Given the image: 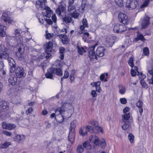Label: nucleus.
<instances>
[{
    "label": "nucleus",
    "instance_id": "62",
    "mask_svg": "<svg viewBox=\"0 0 153 153\" xmlns=\"http://www.w3.org/2000/svg\"><path fill=\"white\" fill-rule=\"evenodd\" d=\"M106 146V144L104 140L101 143L100 146L101 148L102 149H105Z\"/></svg>",
    "mask_w": 153,
    "mask_h": 153
},
{
    "label": "nucleus",
    "instance_id": "57",
    "mask_svg": "<svg viewBox=\"0 0 153 153\" xmlns=\"http://www.w3.org/2000/svg\"><path fill=\"white\" fill-rule=\"evenodd\" d=\"M150 0H146L140 6V8H142L146 7L149 4Z\"/></svg>",
    "mask_w": 153,
    "mask_h": 153
},
{
    "label": "nucleus",
    "instance_id": "32",
    "mask_svg": "<svg viewBox=\"0 0 153 153\" xmlns=\"http://www.w3.org/2000/svg\"><path fill=\"white\" fill-rule=\"evenodd\" d=\"M65 10V8L62 6H60L57 8L56 10V11L57 14L59 16L61 15V14L64 10Z\"/></svg>",
    "mask_w": 153,
    "mask_h": 153
},
{
    "label": "nucleus",
    "instance_id": "44",
    "mask_svg": "<svg viewBox=\"0 0 153 153\" xmlns=\"http://www.w3.org/2000/svg\"><path fill=\"white\" fill-rule=\"evenodd\" d=\"M59 52L60 53V59H62L64 58V53L65 52V49L63 47L59 49Z\"/></svg>",
    "mask_w": 153,
    "mask_h": 153
},
{
    "label": "nucleus",
    "instance_id": "36",
    "mask_svg": "<svg viewBox=\"0 0 153 153\" xmlns=\"http://www.w3.org/2000/svg\"><path fill=\"white\" fill-rule=\"evenodd\" d=\"M25 138V136L23 135H17L16 136L15 138V140L16 141L20 142V141L23 140Z\"/></svg>",
    "mask_w": 153,
    "mask_h": 153
},
{
    "label": "nucleus",
    "instance_id": "64",
    "mask_svg": "<svg viewBox=\"0 0 153 153\" xmlns=\"http://www.w3.org/2000/svg\"><path fill=\"white\" fill-rule=\"evenodd\" d=\"M33 111V110L32 108V107H30L26 111L25 113L26 114L28 115L31 113Z\"/></svg>",
    "mask_w": 153,
    "mask_h": 153
},
{
    "label": "nucleus",
    "instance_id": "34",
    "mask_svg": "<svg viewBox=\"0 0 153 153\" xmlns=\"http://www.w3.org/2000/svg\"><path fill=\"white\" fill-rule=\"evenodd\" d=\"M63 110L61 107L56 108L55 109V114L56 115L63 114V113L64 112Z\"/></svg>",
    "mask_w": 153,
    "mask_h": 153
},
{
    "label": "nucleus",
    "instance_id": "31",
    "mask_svg": "<svg viewBox=\"0 0 153 153\" xmlns=\"http://www.w3.org/2000/svg\"><path fill=\"white\" fill-rule=\"evenodd\" d=\"M123 122L124 124L122 126V127L124 130H126L131 125L130 121H124Z\"/></svg>",
    "mask_w": 153,
    "mask_h": 153
},
{
    "label": "nucleus",
    "instance_id": "28",
    "mask_svg": "<svg viewBox=\"0 0 153 153\" xmlns=\"http://www.w3.org/2000/svg\"><path fill=\"white\" fill-rule=\"evenodd\" d=\"M0 106H2L4 110H7L8 108V103L5 101H2L0 102Z\"/></svg>",
    "mask_w": 153,
    "mask_h": 153
},
{
    "label": "nucleus",
    "instance_id": "46",
    "mask_svg": "<svg viewBox=\"0 0 153 153\" xmlns=\"http://www.w3.org/2000/svg\"><path fill=\"white\" fill-rule=\"evenodd\" d=\"M23 53H22V52L18 51L16 52V54L19 59L22 60L24 59V56H23Z\"/></svg>",
    "mask_w": 153,
    "mask_h": 153
},
{
    "label": "nucleus",
    "instance_id": "16",
    "mask_svg": "<svg viewBox=\"0 0 153 153\" xmlns=\"http://www.w3.org/2000/svg\"><path fill=\"white\" fill-rule=\"evenodd\" d=\"M7 49L5 48L0 51V59H7V57L8 56V53L6 52Z\"/></svg>",
    "mask_w": 153,
    "mask_h": 153
},
{
    "label": "nucleus",
    "instance_id": "9",
    "mask_svg": "<svg viewBox=\"0 0 153 153\" xmlns=\"http://www.w3.org/2000/svg\"><path fill=\"white\" fill-rule=\"evenodd\" d=\"M62 20L63 22V24H65L69 25V24L71 23L73 25H74V21L72 19L70 16H66L62 17Z\"/></svg>",
    "mask_w": 153,
    "mask_h": 153
},
{
    "label": "nucleus",
    "instance_id": "23",
    "mask_svg": "<svg viewBox=\"0 0 153 153\" xmlns=\"http://www.w3.org/2000/svg\"><path fill=\"white\" fill-rule=\"evenodd\" d=\"M82 25H81L80 26V29L81 30H83L85 29V27H88V23L87 21L85 19H83L82 21Z\"/></svg>",
    "mask_w": 153,
    "mask_h": 153
},
{
    "label": "nucleus",
    "instance_id": "56",
    "mask_svg": "<svg viewBox=\"0 0 153 153\" xmlns=\"http://www.w3.org/2000/svg\"><path fill=\"white\" fill-rule=\"evenodd\" d=\"M143 53L144 55L146 56H148L149 54V48L147 47H145L143 49Z\"/></svg>",
    "mask_w": 153,
    "mask_h": 153
},
{
    "label": "nucleus",
    "instance_id": "15",
    "mask_svg": "<svg viewBox=\"0 0 153 153\" xmlns=\"http://www.w3.org/2000/svg\"><path fill=\"white\" fill-rule=\"evenodd\" d=\"M70 116H68L65 115L64 114H61L57 116L56 118L55 117V119L57 122L60 123L63 122L64 119L67 118L68 119L70 117Z\"/></svg>",
    "mask_w": 153,
    "mask_h": 153
},
{
    "label": "nucleus",
    "instance_id": "45",
    "mask_svg": "<svg viewBox=\"0 0 153 153\" xmlns=\"http://www.w3.org/2000/svg\"><path fill=\"white\" fill-rule=\"evenodd\" d=\"M11 143L9 142H6L3 144H1L0 146V148L1 149H5L7 148Z\"/></svg>",
    "mask_w": 153,
    "mask_h": 153
},
{
    "label": "nucleus",
    "instance_id": "33",
    "mask_svg": "<svg viewBox=\"0 0 153 153\" xmlns=\"http://www.w3.org/2000/svg\"><path fill=\"white\" fill-rule=\"evenodd\" d=\"M69 16L74 19H77L79 16V13L77 11L75 10L74 11L69 14Z\"/></svg>",
    "mask_w": 153,
    "mask_h": 153
},
{
    "label": "nucleus",
    "instance_id": "52",
    "mask_svg": "<svg viewBox=\"0 0 153 153\" xmlns=\"http://www.w3.org/2000/svg\"><path fill=\"white\" fill-rule=\"evenodd\" d=\"M16 127L15 125L13 124H7V129L12 130L14 129Z\"/></svg>",
    "mask_w": 153,
    "mask_h": 153
},
{
    "label": "nucleus",
    "instance_id": "22",
    "mask_svg": "<svg viewBox=\"0 0 153 153\" xmlns=\"http://www.w3.org/2000/svg\"><path fill=\"white\" fill-rule=\"evenodd\" d=\"M9 65L10 67H15V62L13 59L9 57V54L8 53V56L7 57Z\"/></svg>",
    "mask_w": 153,
    "mask_h": 153
},
{
    "label": "nucleus",
    "instance_id": "12",
    "mask_svg": "<svg viewBox=\"0 0 153 153\" xmlns=\"http://www.w3.org/2000/svg\"><path fill=\"white\" fill-rule=\"evenodd\" d=\"M89 139L91 143L96 145H99L100 143V141L99 140L98 137L95 135H91Z\"/></svg>",
    "mask_w": 153,
    "mask_h": 153
},
{
    "label": "nucleus",
    "instance_id": "48",
    "mask_svg": "<svg viewBox=\"0 0 153 153\" xmlns=\"http://www.w3.org/2000/svg\"><path fill=\"white\" fill-rule=\"evenodd\" d=\"M75 8V7L73 4H68L67 7V10L68 12H70L74 10Z\"/></svg>",
    "mask_w": 153,
    "mask_h": 153
},
{
    "label": "nucleus",
    "instance_id": "41",
    "mask_svg": "<svg viewBox=\"0 0 153 153\" xmlns=\"http://www.w3.org/2000/svg\"><path fill=\"white\" fill-rule=\"evenodd\" d=\"M69 76V73L68 71H65L64 73V75L61 78V84L62 83V81L63 79H66L68 78Z\"/></svg>",
    "mask_w": 153,
    "mask_h": 153
},
{
    "label": "nucleus",
    "instance_id": "39",
    "mask_svg": "<svg viewBox=\"0 0 153 153\" xmlns=\"http://www.w3.org/2000/svg\"><path fill=\"white\" fill-rule=\"evenodd\" d=\"M45 33L46 34L45 35V36L46 39H51L54 36V34L53 33H48L47 30H46Z\"/></svg>",
    "mask_w": 153,
    "mask_h": 153
},
{
    "label": "nucleus",
    "instance_id": "14",
    "mask_svg": "<svg viewBox=\"0 0 153 153\" xmlns=\"http://www.w3.org/2000/svg\"><path fill=\"white\" fill-rule=\"evenodd\" d=\"M53 74H54V68H50L48 70V72L45 74V76L47 78L52 79Z\"/></svg>",
    "mask_w": 153,
    "mask_h": 153
},
{
    "label": "nucleus",
    "instance_id": "30",
    "mask_svg": "<svg viewBox=\"0 0 153 153\" xmlns=\"http://www.w3.org/2000/svg\"><path fill=\"white\" fill-rule=\"evenodd\" d=\"M15 39H16V45H19L22 44L23 37L21 36H19L18 37H16Z\"/></svg>",
    "mask_w": 153,
    "mask_h": 153
},
{
    "label": "nucleus",
    "instance_id": "55",
    "mask_svg": "<svg viewBox=\"0 0 153 153\" xmlns=\"http://www.w3.org/2000/svg\"><path fill=\"white\" fill-rule=\"evenodd\" d=\"M140 82L143 87L145 88H148V85L145 83L144 79H141Z\"/></svg>",
    "mask_w": 153,
    "mask_h": 153
},
{
    "label": "nucleus",
    "instance_id": "5",
    "mask_svg": "<svg viewBox=\"0 0 153 153\" xmlns=\"http://www.w3.org/2000/svg\"><path fill=\"white\" fill-rule=\"evenodd\" d=\"M127 30V28L125 25L117 24L114 25V31L117 33H122Z\"/></svg>",
    "mask_w": 153,
    "mask_h": 153
},
{
    "label": "nucleus",
    "instance_id": "25",
    "mask_svg": "<svg viewBox=\"0 0 153 153\" xmlns=\"http://www.w3.org/2000/svg\"><path fill=\"white\" fill-rule=\"evenodd\" d=\"M75 134L74 132H71L69 131L68 136V140L71 143L74 142V140Z\"/></svg>",
    "mask_w": 153,
    "mask_h": 153
},
{
    "label": "nucleus",
    "instance_id": "47",
    "mask_svg": "<svg viewBox=\"0 0 153 153\" xmlns=\"http://www.w3.org/2000/svg\"><path fill=\"white\" fill-rule=\"evenodd\" d=\"M15 38V36H11L8 35H7L6 36V40L8 43H10V42H12L11 40Z\"/></svg>",
    "mask_w": 153,
    "mask_h": 153
},
{
    "label": "nucleus",
    "instance_id": "6",
    "mask_svg": "<svg viewBox=\"0 0 153 153\" xmlns=\"http://www.w3.org/2000/svg\"><path fill=\"white\" fill-rule=\"evenodd\" d=\"M86 131L83 132V129L82 128L80 129L79 133L83 137L87 134V131L90 133L94 132V128L90 126H87L85 128Z\"/></svg>",
    "mask_w": 153,
    "mask_h": 153
},
{
    "label": "nucleus",
    "instance_id": "60",
    "mask_svg": "<svg viewBox=\"0 0 153 153\" xmlns=\"http://www.w3.org/2000/svg\"><path fill=\"white\" fill-rule=\"evenodd\" d=\"M79 33L80 34L83 33L84 36L86 37H88L89 36V33L88 32H85V31L83 30H80L79 31Z\"/></svg>",
    "mask_w": 153,
    "mask_h": 153
},
{
    "label": "nucleus",
    "instance_id": "35",
    "mask_svg": "<svg viewBox=\"0 0 153 153\" xmlns=\"http://www.w3.org/2000/svg\"><path fill=\"white\" fill-rule=\"evenodd\" d=\"M119 93L122 94H124L126 91V88L122 85H119Z\"/></svg>",
    "mask_w": 153,
    "mask_h": 153
},
{
    "label": "nucleus",
    "instance_id": "42",
    "mask_svg": "<svg viewBox=\"0 0 153 153\" xmlns=\"http://www.w3.org/2000/svg\"><path fill=\"white\" fill-rule=\"evenodd\" d=\"M128 137L131 143H132L134 142V137L132 133H130L129 134Z\"/></svg>",
    "mask_w": 153,
    "mask_h": 153
},
{
    "label": "nucleus",
    "instance_id": "7",
    "mask_svg": "<svg viewBox=\"0 0 153 153\" xmlns=\"http://www.w3.org/2000/svg\"><path fill=\"white\" fill-rule=\"evenodd\" d=\"M97 45V43L95 44L94 46L90 47L89 49V54L88 56L90 58V60L95 58L97 60V58L95 55L94 51V48Z\"/></svg>",
    "mask_w": 153,
    "mask_h": 153
},
{
    "label": "nucleus",
    "instance_id": "19",
    "mask_svg": "<svg viewBox=\"0 0 153 153\" xmlns=\"http://www.w3.org/2000/svg\"><path fill=\"white\" fill-rule=\"evenodd\" d=\"M134 39L136 41L140 40L143 42H144L146 40L143 35L139 32H137V37L134 38Z\"/></svg>",
    "mask_w": 153,
    "mask_h": 153
},
{
    "label": "nucleus",
    "instance_id": "40",
    "mask_svg": "<svg viewBox=\"0 0 153 153\" xmlns=\"http://www.w3.org/2000/svg\"><path fill=\"white\" fill-rule=\"evenodd\" d=\"M18 47L17 48L18 49V52H21L22 53H24L25 49L24 45L22 44H20L17 45Z\"/></svg>",
    "mask_w": 153,
    "mask_h": 153
},
{
    "label": "nucleus",
    "instance_id": "51",
    "mask_svg": "<svg viewBox=\"0 0 153 153\" xmlns=\"http://www.w3.org/2000/svg\"><path fill=\"white\" fill-rule=\"evenodd\" d=\"M91 125L94 126L95 128H96L98 125V123L94 120H92L88 122Z\"/></svg>",
    "mask_w": 153,
    "mask_h": 153
},
{
    "label": "nucleus",
    "instance_id": "1",
    "mask_svg": "<svg viewBox=\"0 0 153 153\" xmlns=\"http://www.w3.org/2000/svg\"><path fill=\"white\" fill-rule=\"evenodd\" d=\"M46 2V0H38L36 1V6L37 9L39 8H43L45 11L46 14L45 16L46 17L50 18L51 15L53 13L52 10L48 7L45 6V3Z\"/></svg>",
    "mask_w": 153,
    "mask_h": 153
},
{
    "label": "nucleus",
    "instance_id": "10",
    "mask_svg": "<svg viewBox=\"0 0 153 153\" xmlns=\"http://www.w3.org/2000/svg\"><path fill=\"white\" fill-rule=\"evenodd\" d=\"M150 18L146 16H144L142 21V28L145 29L150 24L149 20Z\"/></svg>",
    "mask_w": 153,
    "mask_h": 153
},
{
    "label": "nucleus",
    "instance_id": "26",
    "mask_svg": "<svg viewBox=\"0 0 153 153\" xmlns=\"http://www.w3.org/2000/svg\"><path fill=\"white\" fill-rule=\"evenodd\" d=\"M4 66L3 61L0 60V74H2L3 75L6 74V72L4 69Z\"/></svg>",
    "mask_w": 153,
    "mask_h": 153
},
{
    "label": "nucleus",
    "instance_id": "63",
    "mask_svg": "<svg viewBox=\"0 0 153 153\" xmlns=\"http://www.w3.org/2000/svg\"><path fill=\"white\" fill-rule=\"evenodd\" d=\"M20 31H21L18 29H16L15 30L14 34L16 36V37H18L19 36H21L20 35Z\"/></svg>",
    "mask_w": 153,
    "mask_h": 153
},
{
    "label": "nucleus",
    "instance_id": "4",
    "mask_svg": "<svg viewBox=\"0 0 153 153\" xmlns=\"http://www.w3.org/2000/svg\"><path fill=\"white\" fill-rule=\"evenodd\" d=\"M16 76L18 78H22L25 76L26 74L23 68L21 67H17L15 70Z\"/></svg>",
    "mask_w": 153,
    "mask_h": 153
},
{
    "label": "nucleus",
    "instance_id": "54",
    "mask_svg": "<svg viewBox=\"0 0 153 153\" xmlns=\"http://www.w3.org/2000/svg\"><path fill=\"white\" fill-rule=\"evenodd\" d=\"M84 151V149L81 145H79L77 146V152L78 153H81Z\"/></svg>",
    "mask_w": 153,
    "mask_h": 153
},
{
    "label": "nucleus",
    "instance_id": "20",
    "mask_svg": "<svg viewBox=\"0 0 153 153\" xmlns=\"http://www.w3.org/2000/svg\"><path fill=\"white\" fill-rule=\"evenodd\" d=\"M64 112L71 109L72 108V105L69 103H64L61 107Z\"/></svg>",
    "mask_w": 153,
    "mask_h": 153
},
{
    "label": "nucleus",
    "instance_id": "61",
    "mask_svg": "<svg viewBox=\"0 0 153 153\" xmlns=\"http://www.w3.org/2000/svg\"><path fill=\"white\" fill-rule=\"evenodd\" d=\"M2 133L3 134L7 136H10L12 134V133L11 132L8 131L6 130L3 131H2Z\"/></svg>",
    "mask_w": 153,
    "mask_h": 153
},
{
    "label": "nucleus",
    "instance_id": "58",
    "mask_svg": "<svg viewBox=\"0 0 153 153\" xmlns=\"http://www.w3.org/2000/svg\"><path fill=\"white\" fill-rule=\"evenodd\" d=\"M100 79L102 81H104L105 82L107 81L106 78H105V75L104 74H102L100 76Z\"/></svg>",
    "mask_w": 153,
    "mask_h": 153
},
{
    "label": "nucleus",
    "instance_id": "37",
    "mask_svg": "<svg viewBox=\"0 0 153 153\" xmlns=\"http://www.w3.org/2000/svg\"><path fill=\"white\" fill-rule=\"evenodd\" d=\"M76 123V121L74 120L72 121L70 123V131L71 132H74V128L75 127V124Z\"/></svg>",
    "mask_w": 153,
    "mask_h": 153
},
{
    "label": "nucleus",
    "instance_id": "13",
    "mask_svg": "<svg viewBox=\"0 0 153 153\" xmlns=\"http://www.w3.org/2000/svg\"><path fill=\"white\" fill-rule=\"evenodd\" d=\"M62 41L63 44L67 45L69 43V39L68 36L65 35L60 34L57 36Z\"/></svg>",
    "mask_w": 153,
    "mask_h": 153
},
{
    "label": "nucleus",
    "instance_id": "29",
    "mask_svg": "<svg viewBox=\"0 0 153 153\" xmlns=\"http://www.w3.org/2000/svg\"><path fill=\"white\" fill-rule=\"evenodd\" d=\"M54 74L61 76L63 75L62 71L60 68H54Z\"/></svg>",
    "mask_w": 153,
    "mask_h": 153
},
{
    "label": "nucleus",
    "instance_id": "3",
    "mask_svg": "<svg viewBox=\"0 0 153 153\" xmlns=\"http://www.w3.org/2000/svg\"><path fill=\"white\" fill-rule=\"evenodd\" d=\"M138 6V0H127L126 7L129 10L134 9Z\"/></svg>",
    "mask_w": 153,
    "mask_h": 153
},
{
    "label": "nucleus",
    "instance_id": "17",
    "mask_svg": "<svg viewBox=\"0 0 153 153\" xmlns=\"http://www.w3.org/2000/svg\"><path fill=\"white\" fill-rule=\"evenodd\" d=\"M1 17L2 19L6 22L10 23L12 21V19L8 16V14L6 12L3 13Z\"/></svg>",
    "mask_w": 153,
    "mask_h": 153
},
{
    "label": "nucleus",
    "instance_id": "18",
    "mask_svg": "<svg viewBox=\"0 0 153 153\" xmlns=\"http://www.w3.org/2000/svg\"><path fill=\"white\" fill-rule=\"evenodd\" d=\"M8 81L10 85L14 86L17 83V79L15 75L10 76L8 79Z\"/></svg>",
    "mask_w": 153,
    "mask_h": 153
},
{
    "label": "nucleus",
    "instance_id": "53",
    "mask_svg": "<svg viewBox=\"0 0 153 153\" xmlns=\"http://www.w3.org/2000/svg\"><path fill=\"white\" fill-rule=\"evenodd\" d=\"M133 62V58L131 57L129 59L128 61V65L131 67H133L134 66V63Z\"/></svg>",
    "mask_w": 153,
    "mask_h": 153
},
{
    "label": "nucleus",
    "instance_id": "59",
    "mask_svg": "<svg viewBox=\"0 0 153 153\" xmlns=\"http://www.w3.org/2000/svg\"><path fill=\"white\" fill-rule=\"evenodd\" d=\"M74 70H72L71 74H70V79L71 81V82H72L74 79Z\"/></svg>",
    "mask_w": 153,
    "mask_h": 153
},
{
    "label": "nucleus",
    "instance_id": "8",
    "mask_svg": "<svg viewBox=\"0 0 153 153\" xmlns=\"http://www.w3.org/2000/svg\"><path fill=\"white\" fill-rule=\"evenodd\" d=\"M118 18L120 22L124 24H127L128 22V17L124 13H120L119 14Z\"/></svg>",
    "mask_w": 153,
    "mask_h": 153
},
{
    "label": "nucleus",
    "instance_id": "50",
    "mask_svg": "<svg viewBox=\"0 0 153 153\" xmlns=\"http://www.w3.org/2000/svg\"><path fill=\"white\" fill-rule=\"evenodd\" d=\"M115 4L119 7L123 5V0H114Z\"/></svg>",
    "mask_w": 153,
    "mask_h": 153
},
{
    "label": "nucleus",
    "instance_id": "27",
    "mask_svg": "<svg viewBox=\"0 0 153 153\" xmlns=\"http://www.w3.org/2000/svg\"><path fill=\"white\" fill-rule=\"evenodd\" d=\"M5 27H4L3 25H0V36L4 37L6 35L4 30L6 29Z\"/></svg>",
    "mask_w": 153,
    "mask_h": 153
},
{
    "label": "nucleus",
    "instance_id": "38",
    "mask_svg": "<svg viewBox=\"0 0 153 153\" xmlns=\"http://www.w3.org/2000/svg\"><path fill=\"white\" fill-rule=\"evenodd\" d=\"M83 147L87 150L90 149L91 148V146L88 141L85 142L83 144Z\"/></svg>",
    "mask_w": 153,
    "mask_h": 153
},
{
    "label": "nucleus",
    "instance_id": "24",
    "mask_svg": "<svg viewBox=\"0 0 153 153\" xmlns=\"http://www.w3.org/2000/svg\"><path fill=\"white\" fill-rule=\"evenodd\" d=\"M77 51L78 53L80 55H82L84 53L86 52V51L83 47L77 45Z\"/></svg>",
    "mask_w": 153,
    "mask_h": 153
},
{
    "label": "nucleus",
    "instance_id": "49",
    "mask_svg": "<svg viewBox=\"0 0 153 153\" xmlns=\"http://www.w3.org/2000/svg\"><path fill=\"white\" fill-rule=\"evenodd\" d=\"M114 43V42L112 39H110V41L107 40L106 41V46L108 47H111Z\"/></svg>",
    "mask_w": 153,
    "mask_h": 153
},
{
    "label": "nucleus",
    "instance_id": "21",
    "mask_svg": "<svg viewBox=\"0 0 153 153\" xmlns=\"http://www.w3.org/2000/svg\"><path fill=\"white\" fill-rule=\"evenodd\" d=\"M143 104V102L141 100L138 101L136 103V105L139 108L138 110L140 115H142L143 111V109L142 108Z\"/></svg>",
    "mask_w": 153,
    "mask_h": 153
},
{
    "label": "nucleus",
    "instance_id": "2",
    "mask_svg": "<svg viewBox=\"0 0 153 153\" xmlns=\"http://www.w3.org/2000/svg\"><path fill=\"white\" fill-rule=\"evenodd\" d=\"M53 47V43L51 41L46 43L43 45V48L45 50V53L46 54L45 56L46 59H49L51 56V54L50 53L52 51Z\"/></svg>",
    "mask_w": 153,
    "mask_h": 153
},
{
    "label": "nucleus",
    "instance_id": "11",
    "mask_svg": "<svg viewBox=\"0 0 153 153\" xmlns=\"http://www.w3.org/2000/svg\"><path fill=\"white\" fill-rule=\"evenodd\" d=\"M105 49L102 47L99 46L97 48L95 53V55L99 57H102L104 56Z\"/></svg>",
    "mask_w": 153,
    "mask_h": 153
},
{
    "label": "nucleus",
    "instance_id": "43",
    "mask_svg": "<svg viewBox=\"0 0 153 153\" xmlns=\"http://www.w3.org/2000/svg\"><path fill=\"white\" fill-rule=\"evenodd\" d=\"M130 115L129 113L125 114L123 116V118L122 119V121H129V119L130 118Z\"/></svg>",
    "mask_w": 153,
    "mask_h": 153
}]
</instances>
